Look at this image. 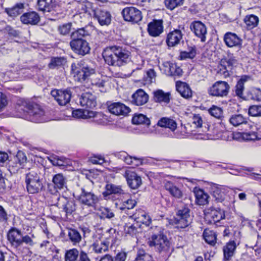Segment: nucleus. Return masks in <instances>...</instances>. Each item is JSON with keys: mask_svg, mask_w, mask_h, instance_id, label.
<instances>
[{"mask_svg": "<svg viewBox=\"0 0 261 261\" xmlns=\"http://www.w3.org/2000/svg\"><path fill=\"white\" fill-rule=\"evenodd\" d=\"M15 108L18 112L17 114L18 117L35 123L48 121L44 111L38 104L30 102L24 98L17 99Z\"/></svg>", "mask_w": 261, "mask_h": 261, "instance_id": "obj_1", "label": "nucleus"}, {"mask_svg": "<svg viewBox=\"0 0 261 261\" xmlns=\"http://www.w3.org/2000/svg\"><path fill=\"white\" fill-rule=\"evenodd\" d=\"M105 62L109 65L120 67L130 60V53L125 48L114 45L106 47L102 53Z\"/></svg>", "mask_w": 261, "mask_h": 261, "instance_id": "obj_2", "label": "nucleus"}, {"mask_svg": "<svg viewBox=\"0 0 261 261\" xmlns=\"http://www.w3.org/2000/svg\"><path fill=\"white\" fill-rule=\"evenodd\" d=\"M148 245L162 257H168L171 255V243L164 234L163 229L153 233L148 241Z\"/></svg>", "mask_w": 261, "mask_h": 261, "instance_id": "obj_3", "label": "nucleus"}, {"mask_svg": "<svg viewBox=\"0 0 261 261\" xmlns=\"http://www.w3.org/2000/svg\"><path fill=\"white\" fill-rule=\"evenodd\" d=\"M25 183L29 194H37L45 190V180L40 174L35 171H31L25 174Z\"/></svg>", "mask_w": 261, "mask_h": 261, "instance_id": "obj_4", "label": "nucleus"}, {"mask_svg": "<svg viewBox=\"0 0 261 261\" xmlns=\"http://www.w3.org/2000/svg\"><path fill=\"white\" fill-rule=\"evenodd\" d=\"M7 238L11 246L15 249H18L23 243L33 246L34 242L28 235L23 236L21 231L15 227H12L8 230Z\"/></svg>", "mask_w": 261, "mask_h": 261, "instance_id": "obj_5", "label": "nucleus"}, {"mask_svg": "<svg viewBox=\"0 0 261 261\" xmlns=\"http://www.w3.org/2000/svg\"><path fill=\"white\" fill-rule=\"evenodd\" d=\"M190 209L187 205L176 210L175 215L170 219L169 222L170 224L178 225V227L185 228L192 223L190 216Z\"/></svg>", "mask_w": 261, "mask_h": 261, "instance_id": "obj_6", "label": "nucleus"}, {"mask_svg": "<svg viewBox=\"0 0 261 261\" xmlns=\"http://www.w3.org/2000/svg\"><path fill=\"white\" fill-rule=\"evenodd\" d=\"M238 64V61L232 54L228 53L226 56L224 57L220 61L219 70L218 73L226 78L232 73V69Z\"/></svg>", "mask_w": 261, "mask_h": 261, "instance_id": "obj_7", "label": "nucleus"}, {"mask_svg": "<svg viewBox=\"0 0 261 261\" xmlns=\"http://www.w3.org/2000/svg\"><path fill=\"white\" fill-rule=\"evenodd\" d=\"M105 191L102 192V195L105 200H115L116 196L124 195L126 197L130 196V194L125 192L120 185H116L112 183L108 182L105 186Z\"/></svg>", "mask_w": 261, "mask_h": 261, "instance_id": "obj_8", "label": "nucleus"}, {"mask_svg": "<svg viewBox=\"0 0 261 261\" xmlns=\"http://www.w3.org/2000/svg\"><path fill=\"white\" fill-rule=\"evenodd\" d=\"M225 218V211L219 207L211 206L204 211V219L207 224H216Z\"/></svg>", "mask_w": 261, "mask_h": 261, "instance_id": "obj_9", "label": "nucleus"}, {"mask_svg": "<svg viewBox=\"0 0 261 261\" xmlns=\"http://www.w3.org/2000/svg\"><path fill=\"white\" fill-rule=\"evenodd\" d=\"M121 14L124 20L132 23H138L142 19V12L134 7H127L124 8Z\"/></svg>", "mask_w": 261, "mask_h": 261, "instance_id": "obj_10", "label": "nucleus"}, {"mask_svg": "<svg viewBox=\"0 0 261 261\" xmlns=\"http://www.w3.org/2000/svg\"><path fill=\"white\" fill-rule=\"evenodd\" d=\"M91 17L101 26H108L112 20V15L109 11L97 7Z\"/></svg>", "mask_w": 261, "mask_h": 261, "instance_id": "obj_11", "label": "nucleus"}, {"mask_svg": "<svg viewBox=\"0 0 261 261\" xmlns=\"http://www.w3.org/2000/svg\"><path fill=\"white\" fill-rule=\"evenodd\" d=\"M107 109L110 113L116 116H126L130 111V109L120 102H107Z\"/></svg>", "mask_w": 261, "mask_h": 261, "instance_id": "obj_12", "label": "nucleus"}, {"mask_svg": "<svg viewBox=\"0 0 261 261\" xmlns=\"http://www.w3.org/2000/svg\"><path fill=\"white\" fill-rule=\"evenodd\" d=\"M72 50L76 54L84 56L89 53L90 47L84 39H74L70 42Z\"/></svg>", "mask_w": 261, "mask_h": 261, "instance_id": "obj_13", "label": "nucleus"}, {"mask_svg": "<svg viewBox=\"0 0 261 261\" xmlns=\"http://www.w3.org/2000/svg\"><path fill=\"white\" fill-rule=\"evenodd\" d=\"M27 161L25 153L21 150H18L16 154L13 156V159L9 160V168H12L13 172L18 171L24 168Z\"/></svg>", "mask_w": 261, "mask_h": 261, "instance_id": "obj_14", "label": "nucleus"}, {"mask_svg": "<svg viewBox=\"0 0 261 261\" xmlns=\"http://www.w3.org/2000/svg\"><path fill=\"white\" fill-rule=\"evenodd\" d=\"M229 88L228 83H214L208 89V93L213 96L223 97L228 94Z\"/></svg>", "mask_w": 261, "mask_h": 261, "instance_id": "obj_15", "label": "nucleus"}, {"mask_svg": "<svg viewBox=\"0 0 261 261\" xmlns=\"http://www.w3.org/2000/svg\"><path fill=\"white\" fill-rule=\"evenodd\" d=\"M190 28L195 35L200 39L201 42L206 41L207 28L203 23L200 21H194L191 23Z\"/></svg>", "mask_w": 261, "mask_h": 261, "instance_id": "obj_16", "label": "nucleus"}, {"mask_svg": "<svg viewBox=\"0 0 261 261\" xmlns=\"http://www.w3.org/2000/svg\"><path fill=\"white\" fill-rule=\"evenodd\" d=\"M81 190V193L76 199L82 204L93 206L98 201L97 197L94 193L86 191L84 188H82Z\"/></svg>", "mask_w": 261, "mask_h": 261, "instance_id": "obj_17", "label": "nucleus"}, {"mask_svg": "<svg viewBox=\"0 0 261 261\" xmlns=\"http://www.w3.org/2000/svg\"><path fill=\"white\" fill-rule=\"evenodd\" d=\"M81 106L86 109H93L96 107V97L90 92L83 93L80 97Z\"/></svg>", "mask_w": 261, "mask_h": 261, "instance_id": "obj_18", "label": "nucleus"}, {"mask_svg": "<svg viewBox=\"0 0 261 261\" xmlns=\"http://www.w3.org/2000/svg\"><path fill=\"white\" fill-rule=\"evenodd\" d=\"M124 176L128 186L132 190L138 189L142 184L141 177L135 172L126 170Z\"/></svg>", "mask_w": 261, "mask_h": 261, "instance_id": "obj_19", "label": "nucleus"}, {"mask_svg": "<svg viewBox=\"0 0 261 261\" xmlns=\"http://www.w3.org/2000/svg\"><path fill=\"white\" fill-rule=\"evenodd\" d=\"M21 22L24 24L36 25L40 21V17L35 11L24 13L20 17Z\"/></svg>", "mask_w": 261, "mask_h": 261, "instance_id": "obj_20", "label": "nucleus"}, {"mask_svg": "<svg viewBox=\"0 0 261 261\" xmlns=\"http://www.w3.org/2000/svg\"><path fill=\"white\" fill-rule=\"evenodd\" d=\"M163 20L161 19L153 20L147 25V31L152 37H158L163 32L164 27Z\"/></svg>", "mask_w": 261, "mask_h": 261, "instance_id": "obj_21", "label": "nucleus"}, {"mask_svg": "<svg viewBox=\"0 0 261 261\" xmlns=\"http://www.w3.org/2000/svg\"><path fill=\"white\" fill-rule=\"evenodd\" d=\"M224 41L229 47L241 48L242 45V39L236 34L231 32H227L224 35Z\"/></svg>", "mask_w": 261, "mask_h": 261, "instance_id": "obj_22", "label": "nucleus"}, {"mask_svg": "<svg viewBox=\"0 0 261 261\" xmlns=\"http://www.w3.org/2000/svg\"><path fill=\"white\" fill-rule=\"evenodd\" d=\"M148 95L142 89H138L132 95V103L136 106H142L148 101Z\"/></svg>", "mask_w": 261, "mask_h": 261, "instance_id": "obj_23", "label": "nucleus"}, {"mask_svg": "<svg viewBox=\"0 0 261 261\" xmlns=\"http://www.w3.org/2000/svg\"><path fill=\"white\" fill-rule=\"evenodd\" d=\"M182 34L179 30H174L167 34L166 42L169 47H174L180 43Z\"/></svg>", "mask_w": 261, "mask_h": 261, "instance_id": "obj_24", "label": "nucleus"}, {"mask_svg": "<svg viewBox=\"0 0 261 261\" xmlns=\"http://www.w3.org/2000/svg\"><path fill=\"white\" fill-rule=\"evenodd\" d=\"M237 245L234 240H230L223 247V261H229L234 255Z\"/></svg>", "mask_w": 261, "mask_h": 261, "instance_id": "obj_25", "label": "nucleus"}, {"mask_svg": "<svg viewBox=\"0 0 261 261\" xmlns=\"http://www.w3.org/2000/svg\"><path fill=\"white\" fill-rule=\"evenodd\" d=\"M226 193V189L222 186L214 184L211 187V194L218 202L224 201Z\"/></svg>", "mask_w": 261, "mask_h": 261, "instance_id": "obj_26", "label": "nucleus"}, {"mask_svg": "<svg viewBox=\"0 0 261 261\" xmlns=\"http://www.w3.org/2000/svg\"><path fill=\"white\" fill-rule=\"evenodd\" d=\"M248 118L244 117L242 114L232 115L229 119L230 123L234 126H238L241 125H245L249 129L253 127V125L248 123Z\"/></svg>", "mask_w": 261, "mask_h": 261, "instance_id": "obj_27", "label": "nucleus"}, {"mask_svg": "<svg viewBox=\"0 0 261 261\" xmlns=\"http://www.w3.org/2000/svg\"><path fill=\"white\" fill-rule=\"evenodd\" d=\"M153 100L158 103L164 102L168 104L171 99L170 92H165L163 90L158 89L153 92Z\"/></svg>", "mask_w": 261, "mask_h": 261, "instance_id": "obj_28", "label": "nucleus"}, {"mask_svg": "<svg viewBox=\"0 0 261 261\" xmlns=\"http://www.w3.org/2000/svg\"><path fill=\"white\" fill-rule=\"evenodd\" d=\"M176 90L181 97L188 99L192 97L193 91L187 83H175Z\"/></svg>", "mask_w": 261, "mask_h": 261, "instance_id": "obj_29", "label": "nucleus"}, {"mask_svg": "<svg viewBox=\"0 0 261 261\" xmlns=\"http://www.w3.org/2000/svg\"><path fill=\"white\" fill-rule=\"evenodd\" d=\"M76 72L77 79H75V81L81 82L82 80H89V77L95 73V69L87 66L83 67L80 71H77Z\"/></svg>", "mask_w": 261, "mask_h": 261, "instance_id": "obj_30", "label": "nucleus"}, {"mask_svg": "<svg viewBox=\"0 0 261 261\" xmlns=\"http://www.w3.org/2000/svg\"><path fill=\"white\" fill-rule=\"evenodd\" d=\"M96 6L89 2L79 3L77 6V11L81 13H87L91 17Z\"/></svg>", "mask_w": 261, "mask_h": 261, "instance_id": "obj_31", "label": "nucleus"}, {"mask_svg": "<svg viewBox=\"0 0 261 261\" xmlns=\"http://www.w3.org/2000/svg\"><path fill=\"white\" fill-rule=\"evenodd\" d=\"M71 113L73 117L77 119H87L90 118V114L92 111L77 109L74 110L72 108H68L67 110Z\"/></svg>", "mask_w": 261, "mask_h": 261, "instance_id": "obj_32", "label": "nucleus"}, {"mask_svg": "<svg viewBox=\"0 0 261 261\" xmlns=\"http://www.w3.org/2000/svg\"><path fill=\"white\" fill-rule=\"evenodd\" d=\"M55 0H38V9L43 12H50L55 6Z\"/></svg>", "mask_w": 261, "mask_h": 261, "instance_id": "obj_33", "label": "nucleus"}, {"mask_svg": "<svg viewBox=\"0 0 261 261\" xmlns=\"http://www.w3.org/2000/svg\"><path fill=\"white\" fill-rule=\"evenodd\" d=\"M165 188L169 193L176 198H181L182 197V192L178 187L170 181H168L165 184Z\"/></svg>", "mask_w": 261, "mask_h": 261, "instance_id": "obj_34", "label": "nucleus"}, {"mask_svg": "<svg viewBox=\"0 0 261 261\" xmlns=\"http://www.w3.org/2000/svg\"><path fill=\"white\" fill-rule=\"evenodd\" d=\"M67 178L62 173H58L53 176L52 182L58 188L59 190L67 189Z\"/></svg>", "mask_w": 261, "mask_h": 261, "instance_id": "obj_35", "label": "nucleus"}, {"mask_svg": "<svg viewBox=\"0 0 261 261\" xmlns=\"http://www.w3.org/2000/svg\"><path fill=\"white\" fill-rule=\"evenodd\" d=\"M67 63V60L63 57H51L48 67L50 69H59L63 67Z\"/></svg>", "mask_w": 261, "mask_h": 261, "instance_id": "obj_36", "label": "nucleus"}, {"mask_svg": "<svg viewBox=\"0 0 261 261\" xmlns=\"http://www.w3.org/2000/svg\"><path fill=\"white\" fill-rule=\"evenodd\" d=\"M157 125L162 127L169 128L172 131H174L177 127L176 121L172 119L167 117H162L160 119Z\"/></svg>", "mask_w": 261, "mask_h": 261, "instance_id": "obj_37", "label": "nucleus"}, {"mask_svg": "<svg viewBox=\"0 0 261 261\" xmlns=\"http://www.w3.org/2000/svg\"><path fill=\"white\" fill-rule=\"evenodd\" d=\"M196 188H194L196 201L198 205H204L208 202V199L210 197L208 195L204 192L203 189H199L196 191Z\"/></svg>", "mask_w": 261, "mask_h": 261, "instance_id": "obj_38", "label": "nucleus"}, {"mask_svg": "<svg viewBox=\"0 0 261 261\" xmlns=\"http://www.w3.org/2000/svg\"><path fill=\"white\" fill-rule=\"evenodd\" d=\"M245 99L247 100H261V88L251 87L246 92Z\"/></svg>", "mask_w": 261, "mask_h": 261, "instance_id": "obj_39", "label": "nucleus"}, {"mask_svg": "<svg viewBox=\"0 0 261 261\" xmlns=\"http://www.w3.org/2000/svg\"><path fill=\"white\" fill-rule=\"evenodd\" d=\"M132 122L133 124H144L147 127L150 125V119L142 114H135L132 119Z\"/></svg>", "mask_w": 261, "mask_h": 261, "instance_id": "obj_40", "label": "nucleus"}, {"mask_svg": "<svg viewBox=\"0 0 261 261\" xmlns=\"http://www.w3.org/2000/svg\"><path fill=\"white\" fill-rule=\"evenodd\" d=\"M93 114H90V118H93V121L97 124L105 125L109 121L108 117L101 112H95L92 111Z\"/></svg>", "mask_w": 261, "mask_h": 261, "instance_id": "obj_41", "label": "nucleus"}, {"mask_svg": "<svg viewBox=\"0 0 261 261\" xmlns=\"http://www.w3.org/2000/svg\"><path fill=\"white\" fill-rule=\"evenodd\" d=\"M202 236L205 242L211 246H215L217 240V234L215 232L205 229Z\"/></svg>", "mask_w": 261, "mask_h": 261, "instance_id": "obj_42", "label": "nucleus"}, {"mask_svg": "<svg viewBox=\"0 0 261 261\" xmlns=\"http://www.w3.org/2000/svg\"><path fill=\"white\" fill-rule=\"evenodd\" d=\"M71 96L70 90H64L60 92V94L58 96L56 101L59 105L65 106L70 101Z\"/></svg>", "mask_w": 261, "mask_h": 261, "instance_id": "obj_43", "label": "nucleus"}, {"mask_svg": "<svg viewBox=\"0 0 261 261\" xmlns=\"http://www.w3.org/2000/svg\"><path fill=\"white\" fill-rule=\"evenodd\" d=\"M244 21L246 24L247 29L251 30L257 25L259 19L257 16L251 14L246 16L244 19Z\"/></svg>", "mask_w": 261, "mask_h": 261, "instance_id": "obj_44", "label": "nucleus"}, {"mask_svg": "<svg viewBox=\"0 0 261 261\" xmlns=\"http://www.w3.org/2000/svg\"><path fill=\"white\" fill-rule=\"evenodd\" d=\"M123 197L127 198L126 200L123 201L122 205L121 206L119 207V208L125 212L126 213V211L128 210H131L134 208V207L137 204V201L135 199H132L131 197V195L130 194V196L126 197L124 195H123Z\"/></svg>", "mask_w": 261, "mask_h": 261, "instance_id": "obj_45", "label": "nucleus"}, {"mask_svg": "<svg viewBox=\"0 0 261 261\" xmlns=\"http://www.w3.org/2000/svg\"><path fill=\"white\" fill-rule=\"evenodd\" d=\"M24 9V5L20 3L16 4L14 6L7 10V14L11 17H15L22 13Z\"/></svg>", "mask_w": 261, "mask_h": 261, "instance_id": "obj_46", "label": "nucleus"}, {"mask_svg": "<svg viewBox=\"0 0 261 261\" xmlns=\"http://www.w3.org/2000/svg\"><path fill=\"white\" fill-rule=\"evenodd\" d=\"M248 127L246 126L245 128V132H244V141H255V140H261V132H257L256 131L252 130L248 131L247 130Z\"/></svg>", "mask_w": 261, "mask_h": 261, "instance_id": "obj_47", "label": "nucleus"}, {"mask_svg": "<svg viewBox=\"0 0 261 261\" xmlns=\"http://www.w3.org/2000/svg\"><path fill=\"white\" fill-rule=\"evenodd\" d=\"M63 198L66 200V203L63 205V211L66 214H71L76 210L75 201L72 198H68L65 196Z\"/></svg>", "mask_w": 261, "mask_h": 261, "instance_id": "obj_48", "label": "nucleus"}, {"mask_svg": "<svg viewBox=\"0 0 261 261\" xmlns=\"http://www.w3.org/2000/svg\"><path fill=\"white\" fill-rule=\"evenodd\" d=\"M137 226L135 224H130V223H125L124 225V231L126 236L130 237H134L138 233L137 226H140V225L136 224Z\"/></svg>", "mask_w": 261, "mask_h": 261, "instance_id": "obj_49", "label": "nucleus"}, {"mask_svg": "<svg viewBox=\"0 0 261 261\" xmlns=\"http://www.w3.org/2000/svg\"><path fill=\"white\" fill-rule=\"evenodd\" d=\"M79 255V251L76 248L67 250L65 253V261H75Z\"/></svg>", "mask_w": 261, "mask_h": 261, "instance_id": "obj_50", "label": "nucleus"}, {"mask_svg": "<svg viewBox=\"0 0 261 261\" xmlns=\"http://www.w3.org/2000/svg\"><path fill=\"white\" fill-rule=\"evenodd\" d=\"M196 55V49L195 46L189 47L187 50L180 52V58L181 60L186 59H193Z\"/></svg>", "mask_w": 261, "mask_h": 261, "instance_id": "obj_51", "label": "nucleus"}, {"mask_svg": "<svg viewBox=\"0 0 261 261\" xmlns=\"http://www.w3.org/2000/svg\"><path fill=\"white\" fill-rule=\"evenodd\" d=\"M208 113L210 115L218 119L223 120V109L215 105H212V107L208 109Z\"/></svg>", "mask_w": 261, "mask_h": 261, "instance_id": "obj_52", "label": "nucleus"}, {"mask_svg": "<svg viewBox=\"0 0 261 261\" xmlns=\"http://www.w3.org/2000/svg\"><path fill=\"white\" fill-rule=\"evenodd\" d=\"M68 236L70 240L73 243H79L82 239L80 232L75 229H68Z\"/></svg>", "mask_w": 261, "mask_h": 261, "instance_id": "obj_53", "label": "nucleus"}, {"mask_svg": "<svg viewBox=\"0 0 261 261\" xmlns=\"http://www.w3.org/2000/svg\"><path fill=\"white\" fill-rule=\"evenodd\" d=\"M185 0H165L164 3L166 8L172 10L176 7L183 5Z\"/></svg>", "mask_w": 261, "mask_h": 261, "instance_id": "obj_54", "label": "nucleus"}, {"mask_svg": "<svg viewBox=\"0 0 261 261\" xmlns=\"http://www.w3.org/2000/svg\"><path fill=\"white\" fill-rule=\"evenodd\" d=\"M88 35V32L84 28L79 29L73 32L71 35L72 40L83 39L82 38Z\"/></svg>", "mask_w": 261, "mask_h": 261, "instance_id": "obj_55", "label": "nucleus"}, {"mask_svg": "<svg viewBox=\"0 0 261 261\" xmlns=\"http://www.w3.org/2000/svg\"><path fill=\"white\" fill-rule=\"evenodd\" d=\"M248 114L249 116L256 117L261 116V105H252L249 107Z\"/></svg>", "mask_w": 261, "mask_h": 261, "instance_id": "obj_56", "label": "nucleus"}, {"mask_svg": "<svg viewBox=\"0 0 261 261\" xmlns=\"http://www.w3.org/2000/svg\"><path fill=\"white\" fill-rule=\"evenodd\" d=\"M100 212L99 217L101 219H111L115 216L114 214L108 207H102L100 209Z\"/></svg>", "mask_w": 261, "mask_h": 261, "instance_id": "obj_57", "label": "nucleus"}, {"mask_svg": "<svg viewBox=\"0 0 261 261\" xmlns=\"http://www.w3.org/2000/svg\"><path fill=\"white\" fill-rule=\"evenodd\" d=\"M169 74H168V76H179L182 74V69L175 63H172L171 66V70H170Z\"/></svg>", "mask_w": 261, "mask_h": 261, "instance_id": "obj_58", "label": "nucleus"}, {"mask_svg": "<svg viewBox=\"0 0 261 261\" xmlns=\"http://www.w3.org/2000/svg\"><path fill=\"white\" fill-rule=\"evenodd\" d=\"M244 83H237V85L235 86V93L237 96L240 98H241L244 100H247V99H245V96H243V91L244 90Z\"/></svg>", "mask_w": 261, "mask_h": 261, "instance_id": "obj_59", "label": "nucleus"}, {"mask_svg": "<svg viewBox=\"0 0 261 261\" xmlns=\"http://www.w3.org/2000/svg\"><path fill=\"white\" fill-rule=\"evenodd\" d=\"M71 28V23H67L59 26L58 27V31L61 34L66 35L69 33Z\"/></svg>", "mask_w": 261, "mask_h": 261, "instance_id": "obj_60", "label": "nucleus"}, {"mask_svg": "<svg viewBox=\"0 0 261 261\" xmlns=\"http://www.w3.org/2000/svg\"><path fill=\"white\" fill-rule=\"evenodd\" d=\"M6 181H8V179L3 176V172L0 169V194H3L6 192Z\"/></svg>", "mask_w": 261, "mask_h": 261, "instance_id": "obj_61", "label": "nucleus"}, {"mask_svg": "<svg viewBox=\"0 0 261 261\" xmlns=\"http://www.w3.org/2000/svg\"><path fill=\"white\" fill-rule=\"evenodd\" d=\"M9 219L8 215L4 208V207L0 205V223H7Z\"/></svg>", "mask_w": 261, "mask_h": 261, "instance_id": "obj_62", "label": "nucleus"}, {"mask_svg": "<svg viewBox=\"0 0 261 261\" xmlns=\"http://www.w3.org/2000/svg\"><path fill=\"white\" fill-rule=\"evenodd\" d=\"M193 123L195 124L197 127H202V120L199 115L195 114L192 118Z\"/></svg>", "mask_w": 261, "mask_h": 261, "instance_id": "obj_63", "label": "nucleus"}, {"mask_svg": "<svg viewBox=\"0 0 261 261\" xmlns=\"http://www.w3.org/2000/svg\"><path fill=\"white\" fill-rule=\"evenodd\" d=\"M127 253L124 251L118 252L115 256L114 261H125Z\"/></svg>", "mask_w": 261, "mask_h": 261, "instance_id": "obj_64", "label": "nucleus"}]
</instances>
